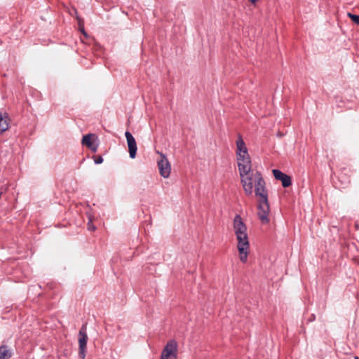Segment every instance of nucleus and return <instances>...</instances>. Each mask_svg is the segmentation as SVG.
Instances as JSON below:
<instances>
[{
    "instance_id": "nucleus-1",
    "label": "nucleus",
    "mask_w": 359,
    "mask_h": 359,
    "mask_svg": "<svg viewBox=\"0 0 359 359\" xmlns=\"http://www.w3.org/2000/svg\"><path fill=\"white\" fill-rule=\"evenodd\" d=\"M255 179L256 184L255 185V196L259 198L257 204V216L261 222L266 224L270 221V206L268 200L266 184L263 177H260L259 174H257Z\"/></svg>"
},
{
    "instance_id": "nucleus-4",
    "label": "nucleus",
    "mask_w": 359,
    "mask_h": 359,
    "mask_svg": "<svg viewBox=\"0 0 359 359\" xmlns=\"http://www.w3.org/2000/svg\"><path fill=\"white\" fill-rule=\"evenodd\" d=\"M177 343L175 340H170L164 347L161 355V359H177Z\"/></svg>"
},
{
    "instance_id": "nucleus-20",
    "label": "nucleus",
    "mask_w": 359,
    "mask_h": 359,
    "mask_svg": "<svg viewBox=\"0 0 359 359\" xmlns=\"http://www.w3.org/2000/svg\"><path fill=\"white\" fill-rule=\"evenodd\" d=\"M354 359H359V358L358 356H355Z\"/></svg>"
},
{
    "instance_id": "nucleus-10",
    "label": "nucleus",
    "mask_w": 359,
    "mask_h": 359,
    "mask_svg": "<svg viewBox=\"0 0 359 359\" xmlns=\"http://www.w3.org/2000/svg\"><path fill=\"white\" fill-rule=\"evenodd\" d=\"M236 153H245V151H248V148L245 145V143L244 142L242 136L238 134V138L236 140Z\"/></svg>"
},
{
    "instance_id": "nucleus-8",
    "label": "nucleus",
    "mask_w": 359,
    "mask_h": 359,
    "mask_svg": "<svg viewBox=\"0 0 359 359\" xmlns=\"http://www.w3.org/2000/svg\"><path fill=\"white\" fill-rule=\"evenodd\" d=\"M272 172L275 179L281 181L283 187H288L292 184V180L289 175L278 169H273Z\"/></svg>"
},
{
    "instance_id": "nucleus-3",
    "label": "nucleus",
    "mask_w": 359,
    "mask_h": 359,
    "mask_svg": "<svg viewBox=\"0 0 359 359\" xmlns=\"http://www.w3.org/2000/svg\"><path fill=\"white\" fill-rule=\"evenodd\" d=\"M237 162L241 182L244 191L247 195H251L253 192V187L256 184L255 177H257V174H259L260 177H262V174L259 171L254 172L252 170L250 158L238 160Z\"/></svg>"
},
{
    "instance_id": "nucleus-6",
    "label": "nucleus",
    "mask_w": 359,
    "mask_h": 359,
    "mask_svg": "<svg viewBox=\"0 0 359 359\" xmlns=\"http://www.w3.org/2000/svg\"><path fill=\"white\" fill-rule=\"evenodd\" d=\"M158 167L161 175L164 178H168L170 176L171 167L170 164L163 154H161V159L158 161Z\"/></svg>"
},
{
    "instance_id": "nucleus-18",
    "label": "nucleus",
    "mask_w": 359,
    "mask_h": 359,
    "mask_svg": "<svg viewBox=\"0 0 359 359\" xmlns=\"http://www.w3.org/2000/svg\"><path fill=\"white\" fill-rule=\"evenodd\" d=\"M76 18H77V20L79 21V25L81 27V20L79 17H76Z\"/></svg>"
},
{
    "instance_id": "nucleus-15",
    "label": "nucleus",
    "mask_w": 359,
    "mask_h": 359,
    "mask_svg": "<svg viewBox=\"0 0 359 359\" xmlns=\"http://www.w3.org/2000/svg\"><path fill=\"white\" fill-rule=\"evenodd\" d=\"M88 229L90 231H95V226L92 224L91 221H89L88 223Z\"/></svg>"
},
{
    "instance_id": "nucleus-5",
    "label": "nucleus",
    "mask_w": 359,
    "mask_h": 359,
    "mask_svg": "<svg viewBox=\"0 0 359 359\" xmlns=\"http://www.w3.org/2000/svg\"><path fill=\"white\" fill-rule=\"evenodd\" d=\"M88 341L86 325H83L79 332V355L81 359L85 358V352Z\"/></svg>"
},
{
    "instance_id": "nucleus-14",
    "label": "nucleus",
    "mask_w": 359,
    "mask_h": 359,
    "mask_svg": "<svg viewBox=\"0 0 359 359\" xmlns=\"http://www.w3.org/2000/svg\"><path fill=\"white\" fill-rule=\"evenodd\" d=\"M348 16L352 20L353 22H355L356 25H359V15L348 13Z\"/></svg>"
},
{
    "instance_id": "nucleus-7",
    "label": "nucleus",
    "mask_w": 359,
    "mask_h": 359,
    "mask_svg": "<svg viewBox=\"0 0 359 359\" xmlns=\"http://www.w3.org/2000/svg\"><path fill=\"white\" fill-rule=\"evenodd\" d=\"M125 136L128 143L130 157L131 158H134L136 156L137 149L136 141L133 135L129 131H126L125 133Z\"/></svg>"
},
{
    "instance_id": "nucleus-11",
    "label": "nucleus",
    "mask_w": 359,
    "mask_h": 359,
    "mask_svg": "<svg viewBox=\"0 0 359 359\" xmlns=\"http://www.w3.org/2000/svg\"><path fill=\"white\" fill-rule=\"evenodd\" d=\"M12 356L11 349L6 345H1L0 346V359H9Z\"/></svg>"
},
{
    "instance_id": "nucleus-9",
    "label": "nucleus",
    "mask_w": 359,
    "mask_h": 359,
    "mask_svg": "<svg viewBox=\"0 0 359 359\" xmlns=\"http://www.w3.org/2000/svg\"><path fill=\"white\" fill-rule=\"evenodd\" d=\"M8 116L7 113L0 114V133H2L9 128Z\"/></svg>"
},
{
    "instance_id": "nucleus-17",
    "label": "nucleus",
    "mask_w": 359,
    "mask_h": 359,
    "mask_svg": "<svg viewBox=\"0 0 359 359\" xmlns=\"http://www.w3.org/2000/svg\"><path fill=\"white\" fill-rule=\"evenodd\" d=\"M97 144H95L94 143L92 144V147H89L88 148L90 149L93 151L95 152L97 149Z\"/></svg>"
},
{
    "instance_id": "nucleus-13",
    "label": "nucleus",
    "mask_w": 359,
    "mask_h": 359,
    "mask_svg": "<svg viewBox=\"0 0 359 359\" xmlns=\"http://www.w3.org/2000/svg\"><path fill=\"white\" fill-rule=\"evenodd\" d=\"M236 157L237 161L250 158L248 151H245V153H237Z\"/></svg>"
},
{
    "instance_id": "nucleus-19",
    "label": "nucleus",
    "mask_w": 359,
    "mask_h": 359,
    "mask_svg": "<svg viewBox=\"0 0 359 359\" xmlns=\"http://www.w3.org/2000/svg\"><path fill=\"white\" fill-rule=\"evenodd\" d=\"M248 1H249L250 3H252V4H255V3L257 1V0H248Z\"/></svg>"
},
{
    "instance_id": "nucleus-16",
    "label": "nucleus",
    "mask_w": 359,
    "mask_h": 359,
    "mask_svg": "<svg viewBox=\"0 0 359 359\" xmlns=\"http://www.w3.org/2000/svg\"><path fill=\"white\" fill-rule=\"evenodd\" d=\"M103 162V158L102 156H98L96 159H95V164H100Z\"/></svg>"
},
{
    "instance_id": "nucleus-2",
    "label": "nucleus",
    "mask_w": 359,
    "mask_h": 359,
    "mask_svg": "<svg viewBox=\"0 0 359 359\" xmlns=\"http://www.w3.org/2000/svg\"><path fill=\"white\" fill-rule=\"evenodd\" d=\"M233 231L238 241V250L240 260L245 263L249 254L250 243L247 233V226L243 222L239 215H236L233 219Z\"/></svg>"
},
{
    "instance_id": "nucleus-12",
    "label": "nucleus",
    "mask_w": 359,
    "mask_h": 359,
    "mask_svg": "<svg viewBox=\"0 0 359 359\" xmlns=\"http://www.w3.org/2000/svg\"><path fill=\"white\" fill-rule=\"evenodd\" d=\"M91 134L86 135L83 137L81 143L83 145H86L88 147H92L93 142L91 141Z\"/></svg>"
}]
</instances>
